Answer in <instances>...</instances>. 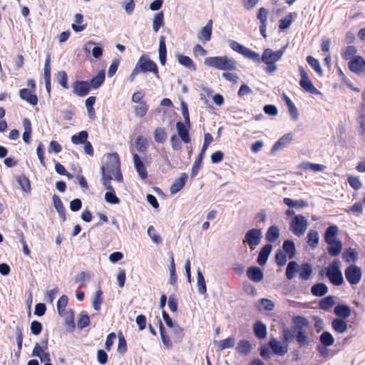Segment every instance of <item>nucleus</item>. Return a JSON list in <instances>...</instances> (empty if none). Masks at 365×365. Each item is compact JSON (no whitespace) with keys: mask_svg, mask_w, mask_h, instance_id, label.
I'll use <instances>...</instances> for the list:
<instances>
[{"mask_svg":"<svg viewBox=\"0 0 365 365\" xmlns=\"http://www.w3.org/2000/svg\"><path fill=\"white\" fill-rule=\"evenodd\" d=\"M253 331L255 336L259 339L266 337L267 329L266 325L261 321H257L253 325Z\"/></svg>","mask_w":365,"mask_h":365,"instance_id":"393cba45","label":"nucleus"},{"mask_svg":"<svg viewBox=\"0 0 365 365\" xmlns=\"http://www.w3.org/2000/svg\"><path fill=\"white\" fill-rule=\"evenodd\" d=\"M272 246L270 244L264 245L260 250L258 257L257 263L263 266L266 264L267 259L272 252Z\"/></svg>","mask_w":365,"mask_h":365,"instance_id":"cd10ccee","label":"nucleus"},{"mask_svg":"<svg viewBox=\"0 0 365 365\" xmlns=\"http://www.w3.org/2000/svg\"><path fill=\"white\" fill-rule=\"evenodd\" d=\"M287 261V255L284 253L281 250L277 251L275 254V262L279 267H282L286 264Z\"/></svg>","mask_w":365,"mask_h":365,"instance_id":"680f3d73","label":"nucleus"},{"mask_svg":"<svg viewBox=\"0 0 365 365\" xmlns=\"http://www.w3.org/2000/svg\"><path fill=\"white\" fill-rule=\"evenodd\" d=\"M212 31V21L209 20L207 24L202 27L198 34V39L202 43L210 40Z\"/></svg>","mask_w":365,"mask_h":365,"instance_id":"6ab92c4d","label":"nucleus"},{"mask_svg":"<svg viewBox=\"0 0 365 365\" xmlns=\"http://www.w3.org/2000/svg\"><path fill=\"white\" fill-rule=\"evenodd\" d=\"M153 135L156 143H164L167 139L165 128L163 127L156 128L154 130Z\"/></svg>","mask_w":365,"mask_h":365,"instance_id":"37998d69","label":"nucleus"},{"mask_svg":"<svg viewBox=\"0 0 365 365\" xmlns=\"http://www.w3.org/2000/svg\"><path fill=\"white\" fill-rule=\"evenodd\" d=\"M348 67L349 70L356 74H361L365 73V59L357 56L351 59L348 63Z\"/></svg>","mask_w":365,"mask_h":365,"instance_id":"ddd939ff","label":"nucleus"},{"mask_svg":"<svg viewBox=\"0 0 365 365\" xmlns=\"http://www.w3.org/2000/svg\"><path fill=\"white\" fill-rule=\"evenodd\" d=\"M299 71L301 76L299 81L300 86L307 92L312 94H319V91L314 86L312 82L309 78V76L304 68L302 66H299Z\"/></svg>","mask_w":365,"mask_h":365,"instance_id":"9d476101","label":"nucleus"},{"mask_svg":"<svg viewBox=\"0 0 365 365\" xmlns=\"http://www.w3.org/2000/svg\"><path fill=\"white\" fill-rule=\"evenodd\" d=\"M105 72L101 71L96 76L92 78L89 81L90 88L98 89L100 88L105 81Z\"/></svg>","mask_w":365,"mask_h":365,"instance_id":"473e14b6","label":"nucleus"},{"mask_svg":"<svg viewBox=\"0 0 365 365\" xmlns=\"http://www.w3.org/2000/svg\"><path fill=\"white\" fill-rule=\"evenodd\" d=\"M334 313L340 318L346 319L351 315V310L347 305L338 304L334 307Z\"/></svg>","mask_w":365,"mask_h":365,"instance_id":"2f4dec72","label":"nucleus"},{"mask_svg":"<svg viewBox=\"0 0 365 365\" xmlns=\"http://www.w3.org/2000/svg\"><path fill=\"white\" fill-rule=\"evenodd\" d=\"M338 227L336 225L329 226L324 233V240L327 245H331L334 241H337L336 235L338 234Z\"/></svg>","mask_w":365,"mask_h":365,"instance_id":"412c9836","label":"nucleus"},{"mask_svg":"<svg viewBox=\"0 0 365 365\" xmlns=\"http://www.w3.org/2000/svg\"><path fill=\"white\" fill-rule=\"evenodd\" d=\"M16 180L20 185L21 189L26 193H29L31 190V182L29 179L24 175H21L17 177Z\"/></svg>","mask_w":365,"mask_h":365,"instance_id":"c03bdc74","label":"nucleus"},{"mask_svg":"<svg viewBox=\"0 0 365 365\" xmlns=\"http://www.w3.org/2000/svg\"><path fill=\"white\" fill-rule=\"evenodd\" d=\"M282 249L284 253H285L289 259H292L294 257L296 252V247L294 242L291 240H286L284 241L282 245Z\"/></svg>","mask_w":365,"mask_h":365,"instance_id":"72a5a7b5","label":"nucleus"},{"mask_svg":"<svg viewBox=\"0 0 365 365\" xmlns=\"http://www.w3.org/2000/svg\"><path fill=\"white\" fill-rule=\"evenodd\" d=\"M149 106L146 101L140 102L138 105L134 106L133 111L137 117L143 118L144 117L148 110Z\"/></svg>","mask_w":365,"mask_h":365,"instance_id":"79ce46f5","label":"nucleus"},{"mask_svg":"<svg viewBox=\"0 0 365 365\" xmlns=\"http://www.w3.org/2000/svg\"><path fill=\"white\" fill-rule=\"evenodd\" d=\"M344 274L346 280L351 285L359 284L362 277L361 268L355 264L348 266L345 269Z\"/></svg>","mask_w":365,"mask_h":365,"instance_id":"1a4fd4ad","label":"nucleus"},{"mask_svg":"<svg viewBox=\"0 0 365 365\" xmlns=\"http://www.w3.org/2000/svg\"><path fill=\"white\" fill-rule=\"evenodd\" d=\"M48 340L47 338L41 341L42 346L38 343H36L33 349L32 356L39 357L42 362L50 361V354L48 352L45 351L48 348Z\"/></svg>","mask_w":365,"mask_h":365,"instance_id":"9b49d317","label":"nucleus"},{"mask_svg":"<svg viewBox=\"0 0 365 365\" xmlns=\"http://www.w3.org/2000/svg\"><path fill=\"white\" fill-rule=\"evenodd\" d=\"M68 298L66 295H62L57 302V310L61 317H66L67 323H74V312L72 309L66 310Z\"/></svg>","mask_w":365,"mask_h":365,"instance_id":"6e6552de","label":"nucleus"},{"mask_svg":"<svg viewBox=\"0 0 365 365\" xmlns=\"http://www.w3.org/2000/svg\"><path fill=\"white\" fill-rule=\"evenodd\" d=\"M327 292L328 287L322 282L317 283L311 288V293L316 297L324 296Z\"/></svg>","mask_w":365,"mask_h":365,"instance_id":"4c0bfd02","label":"nucleus"},{"mask_svg":"<svg viewBox=\"0 0 365 365\" xmlns=\"http://www.w3.org/2000/svg\"><path fill=\"white\" fill-rule=\"evenodd\" d=\"M103 168L104 169V173H107V175H113L116 181L119 182H123V177L120 170V160L118 153L108 154L106 165L101 166L102 173Z\"/></svg>","mask_w":365,"mask_h":365,"instance_id":"f03ea898","label":"nucleus"},{"mask_svg":"<svg viewBox=\"0 0 365 365\" xmlns=\"http://www.w3.org/2000/svg\"><path fill=\"white\" fill-rule=\"evenodd\" d=\"M268 345L274 354L277 356H284L288 351V344H283L275 338H271Z\"/></svg>","mask_w":365,"mask_h":365,"instance_id":"2eb2a0df","label":"nucleus"},{"mask_svg":"<svg viewBox=\"0 0 365 365\" xmlns=\"http://www.w3.org/2000/svg\"><path fill=\"white\" fill-rule=\"evenodd\" d=\"M325 166L322 164H317L310 162H303L299 164V168L304 170H312L313 172L323 171Z\"/></svg>","mask_w":365,"mask_h":365,"instance_id":"e433bc0d","label":"nucleus"},{"mask_svg":"<svg viewBox=\"0 0 365 365\" xmlns=\"http://www.w3.org/2000/svg\"><path fill=\"white\" fill-rule=\"evenodd\" d=\"M262 238V230L257 228H252L245 233L243 244L248 245L253 250L259 245Z\"/></svg>","mask_w":365,"mask_h":365,"instance_id":"423d86ee","label":"nucleus"},{"mask_svg":"<svg viewBox=\"0 0 365 365\" xmlns=\"http://www.w3.org/2000/svg\"><path fill=\"white\" fill-rule=\"evenodd\" d=\"M133 162L136 171L142 179H145L148 177L147 170L140 160L139 155L136 153L133 154Z\"/></svg>","mask_w":365,"mask_h":365,"instance_id":"4be33fe9","label":"nucleus"},{"mask_svg":"<svg viewBox=\"0 0 365 365\" xmlns=\"http://www.w3.org/2000/svg\"><path fill=\"white\" fill-rule=\"evenodd\" d=\"M293 140V134L288 133L282 135L272 146V153H274L283 148L287 147Z\"/></svg>","mask_w":365,"mask_h":365,"instance_id":"dca6fc26","label":"nucleus"},{"mask_svg":"<svg viewBox=\"0 0 365 365\" xmlns=\"http://www.w3.org/2000/svg\"><path fill=\"white\" fill-rule=\"evenodd\" d=\"M357 252L355 250L349 248L345 250L344 253V258L346 262H356L357 260Z\"/></svg>","mask_w":365,"mask_h":365,"instance_id":"0e129e2a","label":"nucleus"},{"mask_svg":"<svg viewBox=\"0 0 365 365\" xmlns=\"http://www.w3.org/2000/svg\"><path fill=\"white\" fill-rule=\"evenodd\" d=\"M158 323L159 324L160 334L164 346L168 350L171 349L173 347L172 341L170 337L165 334V327L160 318H158Z\"/></svg>","mask_w":365,"mask_h":365,"instance_id":"7c9ffc66","label":"nucleus"},{"mask_svg":"<svg viewBox=\"0 0 365 365\" xmlns=\"http://www.w3.org/2000/svg\"><path fill=\"white\" fill-rule=\"evenodd\" d=\"M147 139L142 135H139L135 140V146L136 150L140 153H145L147 150Z\"/></svg>","mask_w":365,"mask_h":365,"instance_id":"3c124183","label":"nucleus"},{"mask_svg":"<svg viewBox=\"0 0 365 365\" xmlns=\"http://www.w3.org/2000/svg\"><path fill=\"white\" fill-rule=\"evenodd\" d=\"M205 64L219 70H227L228 69V57H207L205 59Z\"/></svg>","mask_w":365,"mask_h":365,"instance_id":"f8f14e48","label":"nucleus"},{"mask_svg":"<svg viewBox=\"0 0 365 365\" xmlns=\"http://www.w3.org/2000/svg\"><path fill=\"white\" fill-rule=\"evenodd\" d=\"M332 329L339 334L345 333L348 329V325L342 319L336 318L331 322Z\"/></svg>","mask_w":365,"mask_h":365,"instance_id":"f704fd0d","label":"nucleus"},{"mask_svg":"<svg viewBox=\"0 0 365 365\" xmlns=\"http://www.w3.org/2000/svg\"><path fill=\"white\" fill-rule=\"evenodd\" d=\"M135 66L140 73L151 72L157 78H159V71L157 64L145 54H143L139 58Z\"/></svg>","mask_w":365,"mask_h":365,"instance_id":"20e7f679","label":"nucleus"},{"mask_svg":"<svg viewBox=\"0 0 365 365\" xmlns=\"http://www.w3.org/2000/svg\"><path fill=\"white\" fill-rule=\"evenodd\" d=\"M335 304L334 297L328 296L322 299L319 302V307L321 309L327 311L331 309Z\"/></svg>","mask_w":365,"mask_h":365,"instance_id":"a18cd8bd","label":"nucleus"},{"mask_svg":"<svg viewBox=\"0 0 365 365\" xmlns=\"http://www.w3.org/2000/svg\"><path fill=\"white\" fill-rule=\"evenodd\" d=\"M295 339L300 347L308 346L311 344L310 338L306 330L295 331Z\"/></svg>","mask_w":365,"mask_h":365,"instance_id":"a878e982","label":"nucleus"},{"mask_svg":"<svg viewBox=\"0 0 365 365\" xmlns=\"http://www.w3.org/2000/svg\"><path fill=\"white\" fill-rule=\"evenodd\" d=\"M164 24V14L163 11L157 13L153 19V29L157 33L161 26Z\"/></svg>","mask_w":365,"mask_h":365,"instance_id":"09e8293b","label":"nucleus"},{"mask_svg":"<svg viewBox=\"0 0 365 365\" xmlns=\"http://www.w3.org/2000/svg\"><path fill=\"white\" fill-rule=\"evenodd\" d=\"M285 49L286 47H283L276 51H274L271 48H266L264 50L262 55L260 57V62L262 61L267 65L264 68L266 73L272 74L277 70L276 62L282 58Z\"/></svg>","mask_w":365,"mask_h":365,"instance_id":"f257e3e1","label":"nucleus"},{"mask_svg":"<svg viewBox=\"0 0 365 365\" xmlns=\"http://www.w3.org/2000/svg\"><path fill=\"white\" fill-rule=\"evenodd\" d=\"M299 265L295 261H290L286 269V277L288 279L291 280L294 277V273L297 272Z\"/></svg>","mask_w":365,"mask_h":365,"instance_id":"8fccbe9b","label":"nucleus"},{"mask_svg":"<svg viewBox=\"0 0 365 365\" xmlns=\"http://www.w3.org/2000/svg\"><path fill=\"white\" fill-rule=\"evenodd\" d=\"M297 272L302 280H308L313 272L312 267L310 264L305 262L299 266Z\"/></svg>","mask_w":365,"mask_h":365,"instance_id":"b1692460","label":"nucleus"},{"mask_svg":"<svg viewBox=\"0 0 365 365\" xmlns=\"http://www.w3.org/2000/svg\"><path fill=\"white\" fill-rule=\"evenodd\" d=\"M308 226L309 222L307 218L302 215H297L289 222V230L299 237L304 235Z\"/></svg>","mask_w":365,"mask_h":365,"instance_id":"7ed1b4c3","label":"nucleus"},{"mask_svg":"<svg viewBox=\"0 0 365 365\" xmlns=\"http://www.w3.org/2000/svg\"><path fill=\"white\" fill-rule=\"evenodd\" d=\"M328 245H329V247H327V250H328L329 254L331 256L335 257V256L339 255L341 253V250H342V244H341V241H339V240L334 241L333 242V244Z\"/></svg>","mask_w":365,"mask_h":365,"instance_id":"de8ad7c7","label":"nucleus"},{"mask_svg":"<svg viewBox=\"0 0 365 365\" xmlns=\"http://www.w3.org/2000/svg\"><path fill=\"white\" fill-rule=\"evenodd\" d=\"M319 341L324 346H330L334 343V339L329 331H324L319 336Z\"/></svg>","mask_w":365,"mask_h":365,"instance_id":"864d4df0","label":"nucleus"},{"mask_svg":"<svg viewBox=\"0 0 365 365\" xmlns=\"http://www.w3.org/2000/svg\"><path fill=\"white\" fill-rule=\"evenodd\" d=\"M203 158L204 157L202 156V154H199L196 158L191 170L190 176L192 178H195L197 175L200 169L201 168Z\"/></svg>","mask_w":365,"mask_h":365,"instance_id":"bf43d9fd","label":"nucleus"},{"mask_svg":"<svg viewBox=\"0 0 365 365\" xmlns=\"http://www.w3.org/2000/svg\"><path fill=\"white\" fill-rule=\"evenodd\" d=\"M57 79L58 83L66 89L68 88V76L66 71H59L57 73Z\"/></svg>","mask_w":365,"mask_h":365,"instance_id":"774afa93","label":"nucleus"},{"mask_svg":"<svg viewBox=\"0 0 365 365\" xmlns=\"http://www.w3.org/2000/svg\"><path fill=\"white\" fill-rule=\"evenodd\" d=\"M279 229L276 225L269 227L266 232V240L269 242H274L279 237Z\"/></svg>","mask_w":365,"mask_h":365,"instance_id":"ea45409f","label":"nucleus"},{"mask_svg":"<svg viewBox=\"0 0 365 365\" xmlns=\"http://www.w3.org/2000/svg\"><path fill=\"white\" fill-rule=\"evenodd\" d=\"M73 93L78 96H86L91 91L89 82L87 81H76L72 84Z\"/></svg>","mask_w":365,"mask_h":365,"instance_id":"4468645a","label":"nucleus"},{"mask_svg":"<svg viewBox=\"0 0 365 365\" xmlns=\"http://www.w3.org/2000/svg\"><path fill=\"white\" fill-rule=\"evenodd\" d=\"M188 176L187 173H181L180 178H177L170 187V192L172 195L176 194L181 190L185 185Z\"/></svg>","mask_w":365,"mask_h":365,"instance_id":"f3484780","label":"nucleus"},{"mask_svg":"<svg viewBox=\"0 0 365 365\" xmlns=\"http://www.w3.org/2000/svg\"><path fill=\"white\" fill-rule=\"evenodd\" d=\"M32 91L28 88H22L19 91V96L22 100L32 106H36L38 103V99L37 96L32 93Z\"/></svg>","mask_w":365,"mask_h":365,"instance_id":"aec40b11","label":"nucleus"},{"mask_svg":"<svg viewBox=\"0 0 365 365\" xmlns=\"http://www.w3.org/2000/svg\"><path fill=\"white\" fill-rule=\"evenodd\" d=\"M357 52V49L354 46H348L344 48L341 53V56L345 60H349L354 58L356 56V53Z\"/></svg>","mask_w":365,"mask_h":365,"instance_id":"603ef678","label":"nucleus"},{"mask_svg":"<svg viewBox=\"0 0 365 365\" xmlns=\"http://www.w3.org/2000/svg\"><path fill=\"white\" fill-rule=\"evenodd\" d=\"M295 331H304L308 327L309 322L307 318L302 316H296L292 318Z\"/></svg>","mask_w":365,"mask_h":365,"instance_id":"c756f323","label":"nucleus"},{"mask_svg":"<svg viewBox=\"0 0 365 365\" xmlns=\"http://www.w3.org/2000/svg\"><path fill=\"white\" fill-rule=\"evenodd\" d=\"M91 320L89 316L84 312H81L78 320V327L80 329H83L89 326Z\"/></svg>","mask_w":365,"mask_h":365,"instance_id":"338daca9","label":"nucleus"},{"mask_svg":"<svg viewBox=\"0 0 365 365\" xmlns=\"http://www.w3.org/2000/svg\"><path fill=\"white\" fill-rule=\"evenodd\" d=\"M88 137V134L87 131L82 130L79 132L78 134L73 135L71 137V142L74 145H80L83 144L87 141Z\"/></svg>","mask_w":365,"mask_h":365,"instance_id":"49530a36","label":"nucleus"},{"mask_svg":"<svg viewBox=\"0 0 365 365\" xmlns=\"http://www.w3.org/2000/svg\"><path fill=\"white\" fill-rule=\"evenodd\" d=\"M319 242V235L317 230H310L307 236V243L312 248L317 247Z\"/></svg>","mask_w":365,"mask_h":365,"instance_id":"c9c22d12","label":"nucleus"},{"mask_svg":"<svg viewBox=\"0 0 365 365\" xmlns=\"http://www.w3.org/2000/svg\"><path fill=\"white\" fill-rule=\"evenodd\" d=\"M103 303V291L101 289L98 290L95 294V297L93 301V307L96 311L101 309V304Z\"/></svg>","mask_w":365,"mask_h":365,"instance_id":"052dcab7","label":"nucleus"},{"mask_svg":"<svg viewBox=\"0 0 365 365\" xmlns=\"http://www.w3.org/2000/svg\"><path fill=\"white\" fill-rule=\"evenodd\" d=\"M172 328L175 334L174 341L177 343L181 342L185 335L183 329L179 325H174Z\"/></svg>","mask_w":365,"mask_h":365,"instance_id":"69168bd1","label":"nucleus"},{"mask_svg":"<svg viewBox=\"0 0 365 365\" xmlns=\"http://www.w3.org/2000/svg\"><path fill=\"white\" fill-rule=\"evenodd\" d=\"M232 49L242 55L245 58H249L255 63H260V56L258 53L241 45L237 41H232L230 43Z\"/></svg>","mask_w":365,"mask_h":365,"instance_id":"39448f33","label":"nucleus"},{"mask_svg":"<svg viewBox=\"0 0 365 365\" xmlns=\"http://www.w3.org/2000/svg\"><path fill=\"white\" fill-rule=\"evenodd\" d=\"M295 330H292L288 328H285L282 330V339L285 344H288L291 341L295 338Z\"/></svg>","mask_w":365,"mask_h":365,"instance_id":"e2e57ef3","label":"nucleus"},{"mask_svg":"<svg viewBox=\"0 0 365 365\" xmlns=\"http://www.w3.org/2000/svg\"><path fill=\"white\" fill-rule=\"evenodd\" d=\"M112 178L113 175H107V173H104V169L103 168L101 183L108 191H113V190H114L111 185Z\"/></svg>","mask_w":365,"mask_h":365,"instance_id":"5fc2aeb1","label":"nucleus"},{"mask_svg":"<svg viewBox=\"0 0 365 365\" xmlns=\"http://www.w3.org/2000/svg\"><path fill=\"white\" fill-rule=\"evenodd\" d=\"M22 124L24 130L22 135L23 140L26 144H29L31 141V123L29 118H24L23 119Z\"/></svg>","mask_w":365,"mask_h":365,"instance_id":"bb28decb","label":"nucleus"},{"mask_svg":"<svg viewBox=\"0 0 365 365\" xmlns=\"http://www.w3.org/2000/svg\"><path fill=\"white\" fill-rule=\"evenodd\" d=\"M176 129L180 138L186 144L190 143L191 138L189 134L188 128L181 121L176 123Z\"/></svg>","mask_w":365,"mask_h":365,"instance_id":"a211bd4d","label":"nucleus"},{"mask_svg":"<svg viewBox=\"0 0 365 365\" xmlns=\"http://www.w3.org/2000/svg\"><path fill=\"white\" fill-rule=\"evenodd\" d=\"M326 275L334 285L339 286L344 282L342 273L339 268L337 262H334L329 265Z\"/></svg>","mask_w":365,"mask_h":365,"instance_id":"0eeeda50","label":"nucleus"},{"mask_svg":"<svg viewBox=\"0 0 365 365\" xmlns=\"http://www.w3.org/2000/svg\"><path fill=\"white\" fill-rule=\"evenodd\" d=\"M53 202L54 207L58 212L60 217L62 218L63 221H65L66 220V210L61 200L57 195H53Z\"/></svg>","mask_w":365,"mask_h":365,"instance_id":"a19ab883","label":"nucleus"},{"mask_svg":"<svg viewBox=\"0 0 365 365\" xmlns=\"http://www.w3.org/2000/svg\"><path fill=\"white\" fill-rule=\"evenodd\" d=\"M177 59L180 65L185 66L191 71H196L197 66L189 56L182 54H178Z\"/></svg>","mask_w":365,"mask_h":365,"instance_id":"c85d7f7f","label":"nucleus"},{"mask_svg":"<svg viewBox=\"0 0 365 365\" xmlns=\"http://www.w3.org/2000/svg\"><path fill=\"white\" fill-rule=\"evenodd\" d=\"M197 287L199 293L204 294L207 292L206 284L204 276L200 270L197 271Z\"/></svg>","mask_w":365,"mask_h":365,"instance_id":"13d9d810","label":"nucleus"},{"mask_svg":"<svg viewBox=\"0 0 365 365\" xmlns=\"http://www.w3.org/2000/svg\"><path fill=\"white\" fill-rule=\"evenodd\" d=\"M307 61L318 74L322 75L323 71L320 66V63L317 59L311 56H309L307 57Z\"/></svg>","mask_w":365,"mask_h":365,"instance_id":"4d7b16f0","label":"nucleus"},{"mask_svg":"<svg viewBox=\"0 0 365 365\" xmlns=\"http://www.w3.org/2000/svg\"><path fill=\"white\" fill-rule=\"evenodd\" d=\"M247 275L250 280L255 282H259L264 277L263 272L257 267H249L247 270Z\"/></svg>","mask_w":365,"mask_h":365,"instance_id":"5701e85b","label":"nucleus"},{"mask_svg":"<svg viewBox=\"0 0 365 365\" xmlns=\"http://www.w3.org/2000/svg\"><path fill=\"white\" fill-rule=\"evenodd\" d=\"M237 350L240 354H248L251 350V344L247 340H241L237 344Z\"/></svg>","mask_w":365,"mask_h":365,"instance_id":"6e6d98bb","label":"nucleus"},{"mask_svg":"<svg viewBox=\"0 0 365 365\" xmlns=\"http://www.w3.org/2000/svg\"><path fill=\"white\" fill-rule=\"evenodd\" d=\"M283 202L284 205L292 208H304L308 206V203L304 200H294L289 197H284Z\"/></svg>","mask_w":365,"mask_h":365,"instance_id":"58836bf2","label":"nucleus"}]
</instances>
